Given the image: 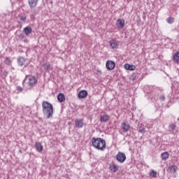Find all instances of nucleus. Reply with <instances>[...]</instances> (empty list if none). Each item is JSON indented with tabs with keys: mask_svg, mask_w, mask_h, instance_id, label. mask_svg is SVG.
Returning <instances> with one entry per match:
<instances>
[{
	"mask_svg": "<svg viewBox=\"0 0 179 179\" xmlns=\"http://www.w3.org/2000/svg\"><path fill=\"white\" fill-rule=\"evenodd\" d=\"M43 66L45 71H50V68H51L50 63H45Z\"/></svg>",
	"mask_w": 179,
	"mask_h": 179,
	"instance_id": "4be33fe9",
	"label": "nucleus"
},
{
	"mask_svg": "<svg viewBox=\"0 0 179 179\" xmlns=\"http://www.w3.org/2000/svg\"><path fill=\"white\" fill-rule=\"evenodd\" d=\"M20 20H22V22H26V19H27V17L26 15H22L20 17Z\"/></svg>",
	"mask_w": 179,
	"mask_h": 179,
	"instance_id": "c85d7f7f",
	"label": "nucleus"
},
{
	"mask_svg": "<svg viewBox=\"0 0 179 179\" xmlns=\"http://www.w3.org/2000/svg\"><path fill=\"white\" fill-rule=\"evenodd\" d=\"M173 61H175V62L176 64H179V52H177L173 57Z\"/></svg>",
	"mask_w": 179,
	"mask_h": 179,
	"instance_id": "aec40b11",
	"label": "nucleus"
},
{
	"mask_svg": "<svg viewBox=\"0 0 179 179\" xmlns=\"http://www.w3.org/2000/svg\"><path fill=\"white\" fill-rule=\"evenodd\" d=\"M102 73H103L101 72V70H99V69L96 70V75H97L98 76H101Z\"/></svg>",
	"mask_w": 179,
	"mask_h": 179,
	"instance_id": "c756f323",
	"label": "nucleus"
},
{
	"mask_svg": "<svg viewBox=\"0 0 179 179\" xmlns=\"http://www.w3.org/2000/svg\"><path fill=\"white\" fill-rule=\"evenodd\" d=\"M159 100H161L162 101H164V100H166V97L164 96V95H161L159 97Z\"/></svg>",
	"mask_w": 179,
	"mask_h": 179,
	"instance_id": "7c9ffc66",
	"label": "nucleus"
},
{
	"mask_svg": "<svg viewBox=\"0 0 179 179\" xmlns=\"http://www.w3.org/2000/svg\"><path fill=\"white\" fill-rule=\"evenodd\" d=\"M42 111L43 117H45L48 120H49V118H52V115H54V107L50 102H42Z\"/></svg>",
	"mask_w": 179,
	"mask_h": 179,
	"instance_id": "f257e3e1",
	"label": "nucleus"
},
{
	"mask_svg": "<svg viewBox=\"0 0 179 179\" xmlns=\"http://www.w3.org/2000/svg\"><path fill=\"white\" fill-rule=\"evenodd\" d=\"M169 173H176L178 170V168L176 166L172 165L169 167Z\"/></svg>",
	"mask_w": 179,
	"mask_h": 179,
	"instance_id": "6ab92c4d",
	"label": "nucleus"
},
{
	"mask_svg": "<svg viewBox=\"0 0 179 179\" xmlns=\"http://www.w3.org/2000/svg\"><path fill=\"white\" fill-rule=\"evenodd\" d=\"M161 157H162V160H167V159H169V157H170V154H169L168 152H164L161 154Z\"/></svg>",
	"mask_w": 179,
	"mask_h": 179,
	"instance_id": "a211bd4d",
	"label": "nucleus"
},
{
	"mask_svg": "<svg viewBox=\"0 0 179 179\" xmlns=\"http://www.w3.org/2000/svg\"><path fill=\"white\" fill-rule=\"evenodd\" d=\"M138 132H140V134H145L146 132V129H145V126H143V124H141L138 127Z\"/></svg>",
	"mask_w": 179,
	"mask_h": 179,
	"instance_id": "412c9836",
	"label": "nucleus"
},
{
	"mask_svg": "<svg viewBox=\"0 0 179 179\" xmlns=\"http://www.w3.org/2000/svg\"><path fill=\"white\" fill-rule=\"evenodd\" d=\"M87 90H80L78 94V98L80 99H86L87 97Z\"/></svg>",
	"mask_w": 179,
	"mask_h": 179,
	"instance_id": "6e6552de",
	"label": "nucleus"
},
{
	"mask_svg": "<svg viewBox=\"0 0 179 179\" xmlns=\"http://www.w3.org/2000/svg\"><path fill=\"white\" fill-rule=\"evenodd\" d=\"M176 124H174V123H171L170 124H169V131L170 132H173V131H174V129H176Z\"/></svg>",
	"mask_w": 179,
	"mask_h": 179,
	"instance_id": "5701e85b",
	"label": "nucleus"
},
{
	"mask_svg": "<svg viewBox=\"0 0 179 179\" xmlns=\"http://www.w3.org/2000/svg\"><path fill=\"white\" fill-rule=\"evenodd\" d=\"M24 43H29V41H27V39H24Z\"/></svg>",
	"mask_w": 179,
	"mask_h": 179,
	"instance_id": "c9c22d12",
	"label": "nucleus"
},
{
	"mask_svg": "<svg viewBox=\"0 0 179 179\" xmlns=\"http://www.w3.org/2000/svg\"><path fill=\"white\" fill-rule=\"evenodd\" d=\"M33 31V29H31V27L27 26L25 27L23 29V33L25 34V35L29 36V34H31V32Z\"/></svg>",
	"mask_w": 179,
	"mask_h": 179,
	"instance_id": "ddd939ff",
	"label": "nucleus"
},
{
	"mask_svg": "<svg viewBox=\"0 0 179 179\" xmlns=\"http://www.w3.org/2000/svg\"><path fill=\"white\" fill-rule=\"evenodd\" d=\"M36 84H37V78H36V76H31L28 78L27 85L29 89H31V87H34V86H36Z\"/></svg>",
	"mask_w": 179,
	"mask_h": 179,
	"instance_id": "7ed1b4c3",
	"label": "nucleus"
},
{
	"mask_svg": "<svg viewBox=\"0 0 179 179\" xmlns=\"http://www.w3.org/2000/svg\"><path fill=\"white\" fill-rule=\"evenodd\" d=\"M110 47L113 50L118 48V42L114 39H112L109 41Z\"/></svg>",
	"mask_w": 179,
	"mask_h": 179,
	"instance_id": "9d476101",
	"label": "nucleus"
},
{
	"mask_svg": "<svg viewBox=\"0 0 179 179\" xmlns=\"http://www.w3.org/2000/svg\"><path fill=\"white\" fill-rule=\"evenodd\" d=\"M75 125H76V128H78V129L83 128V125H85L83 119H76Z\"/></svg>",
	"mask_w": 179,
	"mask_h": 179,
	"instance_id": "0eeeda50",
	"label": "nucleus"
},
{
	"mask_svg": "<svg viewBox=\"0 0 179 179\" xmlns=\"http://www.w3.org/2000/svg\"><path fill=\"white\" fill-rule=\"evenodd\" d=\"M116 24L118 29H123L124 26H125V20L118 19L117 20Z\"/></svg>",
	"mask_w": 179,
	"mask_h": 179,
	"instance_id": "1a4fd4ad",
	"label": "nucleus"
},
{
	"mask_svg": "<svg viewBox=\"0 0 179 179\" xmlns=\"http://www.w3.org/2000/svg\"><path fill=\"white\" fill-rule=\"evenodd\" d=\"M29 78V76H25V78L24 79V80H23V82H22V83H23V85H24V82H26V80H27V78Z\"/></svg>",
	"mask_w": 179,
	"mask_h": 179,
	"instance_id": "f704fd0d",
	"label": "nucleus"
},
{
	"mask_svg": "<svg viewBox=\"0 0 179 179\" xmlns=\"http://www.w3.org/2000/svg\"><path fill=\"white\" fill-rule=\"evenodd\" d=\"M166 22L167 23H169V24H171L173 23H174V18L173 17H169L166 19Z\"/></svg>",
	"mask_w": 179,
	"mask_h": 179,
	"instance_id": "393cba45",
	"label": "nucleus"
},
{
	"mask_svg": "<svg viewBox=\"0 0 179 179\" xmlns=\"http://www.w3.org/2000/svg\"><path fill=\"white\" fill-rule=\"evenodd\" d=\"M35 148H36L37 152L43 151V145H41V143H40V142H36L35 143Z\"/></svg>",
	"mask_w": 179,
	"mask_h": 179,
	"instance_id": "dca6fc26",
	"label": "nucleus"
},
{
	"mask_svg": "<svg viewBox=\"0 0 179 179\" xmlns=\"http://www.w3.org/2000/svg\"><path fill=\"white\" fill-rule=\"evenodd\" d=\"M110 121V115H103L100 117V122H107Z\"/></svg>",
	"mask_w": 179,
	"mask_h": 179,
	"instance_id": "4468645a",
	"label": "nucleus"
},
{
	"mask_svg": "<svg viewBox=\"0 0 179 179\" xmlns=\"http://www.w3.org/2000/svg\"><path fill=\"white\" fill-rule=\"evenodd\" d=\"M57 100L60 103H63V101H65V95L62 93L59 94L57 96Z\"/></svg>",
	"mask_w": 179,
	"mask_h": 179,
	"instance_id": "f3484780",
	"label": "nucleus"
},
{
	"mask_svg": "<svg viewBox=\"0 0 179 179\" xmlns=\"http://www.w3.org/2000/svg\"><path fill=\"white\" fill-rule=\"evenodd\" d=\"M18 37H19V38L23 39V38H24V34H23L22 33H21V34H20L18 35Z\"/></svg>",
	"mask_w": 179,
	"mask_h": 179,
	"instance_id": "473e14b6",
	"label": "nucleus"
},
{
	"mask_svg": "<svg viewBox=\"0 0 179 179\" xmlns=\"http://www.w3.org/2000/svg\"><path fill=\"white\" fill-rule=\"evenodd\" d=\"M106 66L108 71H113V69L115 68V62H114L113 60H108L106 62Z\"/></svg>",
	"mask_w": 179,
	"mask_h": 179,
	"instance_id": "423d86ee",
	"label": "nucleus"
},
{
	"mask_svg": "<svg viewBox=\"0 0 179 179\" xmlns=\"http://www.w3.org/2000/svg\"><path fill=\"white\" fill-rule=\"evenodd\" d=\"M8 71L5 70L3 73V76H5V78H6V76H8Z\"/></svg>",
	"mask_w": 179,
	"mask_h": 179,
	"instance_id": "72a5a7b5",
	"label": "nucleus"
},
{
	"mask_svg": "<svg viewBox=\"0 0 179 179\" xmlns=\"http://www.w3.org/2000/svg\"><path fill=\"white\" fill-rule=\"evenodd\" d=\"M31 14L36 16V15H38V10H37V9L32 10Z\"/></svg>",
	"mask_w": 179,
	"mask_h": 179,
	"instance_id": "cd10ccee",
	"label": "nucleus"
},
{
	"mask_svg": "<svg viewBox=\"0 0 179 179\" xmlns=\"http://www.w3.org/2000/svg\"><path fill=\"white\" fill-rule=\"evenodd\" d=\"M92 145L97 149V150H104L106 149V140L101 138H94L93 137L92 139Z\"/></svg>",
	"mask_w": 179,
	"mask_h": 179,
	"instance_id": "f03ea898",
	"label": "nucleus"
},
{
	"mask_svg": "<svg viewBox=\"0 0 179 179\" xmlns=\"http://www.w3.org/2000/svg\"><path fill=\"white\" fill-rule=\"evenodd\" d=\"M37 3H38V0H28L29 6L33 9L37 6Z\"/></svg>",
	"mask_w": 179,
	"mask_h": 179,
	"instance_id": "f8f14e48",
	"label": "nucleus"
},
{
	"mask_svg": "<svg viewBox=\"0 0 179 179\" xmlns=\"http://www.w3.org/2000/svg\"><path fill=\"white\" fill-rule=\"evenodd\" d=\"M121 128L123 130V132H128L131 128V126H129V123L128 122H123L121 125Z\"/></svg>",
	"mask_w": 179,
	"mask_h": 179,
	"instance_id": "9b49d317",
	"label": "nucleus"
},
{
	"mask_svg": "<svg viewBox=\"0 0 179 179\" xmlns=\"http://www.w3.org/2000/svg\"><path fill=\"white\" fill-rule=\"evenodd\" d=\"M11 62H12L10 61V58H9V57H6V59H4V64L6 65H10Z\"/></svg>",
	"mask_w": 179,
	"mask_h": 179,
	"instance_id": "a878e982",
	"label": "nucleus"
},
{
	"mask_svg": "<svg viewBox=\"0 0 179 179\" xmlns=\"http://www.w3.org/2000/svg\"><path fill=\"white\" fill-rule=\"evenodd\" d=\"M30 19L31 20H34L36 19V15L34 14H30Z\"/></svg>",
	"mask_w": 179,
	"mask_h": 179,
	"instance_id": "2f4dec72",
	"label": "nucleus"
},
{
	"mask_svg": "<svg viewBox=\"0 0 179 179\" xmlns=\"http://www.w3.org/2000/svg\"><path fill=\"white\" fill-rule=\"evenodd\" d=\"M17 62L19 66H23V65H24V67L26 68V66L29 65V64H26V59L23 57H17Z\"/></svg>",
	"mask_w": 179,
	"mask_h": 179,
	"instance_id": "39448f33",
	"label": "nucleus"
},
{
	"mask_svg": "<svg viewBox=\"0 0 179 179\" xmlns=\"http://www.w3.org/2000/svg\"><path fill=\"white\" fill-rule=\"evenodd\" d=\"M151 177H156L157 176V172L156 171H152L150 172Z\"/></svg>",
	"mask_w": 179,
	"mask_h": 179,
	"instance_id": "bb28decb",
	"label": "nucleus"
},
{
	"mask_svg": "<svg viewBox=\"0 0 179 179\" xmlns=\"http://www.w3.org/2000/svg\"><path fill=\"white\" fill-rule=\"evenodd\" d=\"M124 69H127V71H135V65H130L129 64H125L124 65Z\"/></svg>",
	"mask_w": 179,
	"mask_h": 179,
	"instance_id": "2eb2a0df",
	"label": "nucleus"
},
{
	"mask_svg": "<svg viewBox=\"0 0 179 179\" xmlns=\"http://www.w3.org/2000/svg\"><path fill=\"white\" fill-rule=\"evenodd\" d=\"M110 170H112L113 173H115L118 171V166H117V165L115 164H112V166H110Z\"/></svg>",
	"mask_w": 179,
	"mask_h": 179,
	"instance_id": "b1692460",
	"label": "nucleus"
},
{
	"mask_svg": "<svg viewBox=\"0 0 179 179\" xmlns=\"http://www.w3.org/2000/svg\"><path fill=\"white\" fill-rule=\"evenodd\" d=\"M116 159L119 163H124L127 160V155L124 152H119L116 155Z\"/></svg>",
	"mask_w": 179,
	"mask_h": 179,
	"instance_id": "20e7f679",
	"label": "nucleus"
}]
</instances>
